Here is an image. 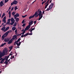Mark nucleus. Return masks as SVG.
Segmentation results:
<instances>
[{
    "mask_svg": "<svg viewBox=\"0 0 74 74\" xmlns=\"http://www.w3.org/2000/svg\"><path fill=\"white\" fill-rule=\"evenodd\" d=\"M29 34V33H27V34L23 35H22L21 36V37L22 38H23L24 37H26V36H27Z\"/></svg>",
    "mask_w": 74,
    "mask_h": 74,
    "instance_id": "nucleus-6",
    "label": "nucleus"
},
{
    "mask_svg": "<svg viewBox=\"0 0 74 74\" xmlns=\"http://www.w3.org/2000/svg\"><path fill=\"white\" fill-rule=\"evenodd\" d=\"M25 25H26L25 23H23V25H22V26H23V27H24L25 26Z\"/></svg>",
    "mask_w": 74,
    "mask_h": 74,
    "instance_id": "nucleus-41",
    "label": "nucleus"
},
{
    "mask_svg": "<svg viewBox=\"0 0 74 74\" xmlns=\"http://www.w3.org/2000/svg\"><path fill=\"white\" fill-rule=\"evenodd\" d=\"M14 22H12L11 23H10V24L11 25H12L14 23Z\"/></svg>",
    "mask_w": 74,
    "mask_h": 74,
    "instance_id": "nucleus-37",
    "label": "nucleus"
},
{
    "mask_svg": "<svg viewBox=\"0 0 74 74\" xmlns=\"http://www.w3.org/2000/svg\"><path fill=\"white\" fill-rule=\"evenodd\" d=\"M47 0H45V1L44 0V1L42 3V5H43L44 3L45 2H46Z\"/></svg>",
    "mask_w": 74,
    "mask_h": 74,
    "instance_id": "nucleus-29",
    "label": "nucleus"
},
{
    "mask_svg": "<svg viewBox=\"0 0 74 74\" xmlns=\"http://www.w3.org/2000/svg\"><path fill=\"white\" fill-rule=\"evenodd\" d=\"M18 9V7H17V6H15L14 7V10H16L17 9Z\"/></svg>",
    "mask_w": 74,
    "mask_h": 74,
    "instance_id": "nucleus-32",
    "label": "nucleus"
},
{
    "mask_svg": "<svg viewBox=\"0 0 74 74\" xmlns=\"http://www.w3.org/2000/svg\"><path fill=\"white\" fill-rule=\"evenodd\" d=\"M10 21H11V19H8V22H9V23H10Z\"/></svg>",
    "mask_w": 74,
    "mask_h": 74,
    "instance_id": "nucleus-39",
    "label": "nucleus"
},
{
    "mask_svg": "<svg viewBox=\"0 0 74 74\" xmlns=\"http://www.w3.org/2000/svg\"><path fill=\"white\" fill-rule=\"evenodd\" d=\"M33 34L32 33H31L30 34H29V35H32Z\"/></svg>",
    "mask_w": 74,
    "mask_h": 74,
    "instance_id": "nucleus-52",
    "label": "nucleus"
},
{
    "mask_svg": "<svg viewBox=\"0 0 74 74\" xmlns=\"http://www.w3.org/2000/svg\"><path fill=\"white\" fill-rule=\"evenodd\" d=\"M19 41H18V40L17 41H16L14 42V45H16V43H18V42Z\"/></svg>",
    "mask_w": 74,
    "mask_h": 74,
    "instance_id": "nucleus-36",
    "label": "nucleus"
},
{
    "mask_svg": "<svg viewBox=\"0 0 74 74\" xmlns=\"http://www.w3.org/2000/svg\"><path fill=\"white\" fill-rule=\"evenodd\" d=\"M6 16H5V17H4L2 20V21L3 22H4V21H5L6 19Z\"/></svg>",
    "mask_w": 74,
    "mask_h": 74,
    "instance_id": "nucleus-20",
    "label": "nucleus"
},
{
    "mask_svg": "<svg viewBox=\"0 0 74 74\" xmlns=\"http://www.w3.org/2000/svg\"><path fill=\"white\" fill-rule=\"evenodd\" d=\"M26 27L29 29L30 27V26L28 25Z\"/></svg>",
    "mask_w": 74,
    "mask_h": 74,
    "instance_id": "nucleus-34",
    "label": "nucleus"
},
{
    "mask_svg": "<svg viewBox=\"0 0 74 74\" xmlns=\"http://www.w3.org/2000/svg\"><path fill=\"white\" fill-rule=\"evenodd\" d=\"M27 15H25V16H22V17H23V18H25L27 16Z\"/></svg>",
    "mask_w": 74,
    "mask_h": 74,
    "instance_id": "nucleus-43",
    "label": "nucleus"
},
{
    "mask_svg": "<svg viewBox=\"0 0 74 74\" xmlns=\"http://www.w3.org/2000/svg\"><path fill=\"white\" fill-rule=\"evenodd\" d=\"M13 41V40L12 39H11L9 40V42H8V44H11L12 42Z\"/></svg>",
    "mask_w": 74,
    "mask_h": 74,
    "instance_id": "nucleus-8",
    "label": "nucleus"
},
{
    "mask_svg": "<svg viewBox=\"0 0 74 74\" xmlns=\"http://www.w3.org/2000/svg\"><path fill=\"white\" fill-rule=\"evenodd\" d=\"M28 29L27 28V27L25 28V30L26 31L27 30H28Z\"/></svg>",
    "mask_w": 74,
    "mask_h": 74,
    "instance_id": "nucleus-42",
    "label": "nucleus"
},
{
    "mask_svg": "<svg viewBox=\"0 0 74 74\" xmlns=\"http://www.w3.org/2000/svg\"><path fill=\"white\" fill-rule=\"evenodd\" d=\"M9 31V33H11L12 32V31L11 30H10V31Z\"/></svg>",
    "mask_w": 74,
    "mask_h": 74,
    "instance_id": "nucleus-51",
    "label": "nucleus"
},
{
    "mask_svg": "<svg viewBox=\"0 0 74 74\" xmlns=\"http://www.w3.org/2000/svg\"><path fill=\"white\" fill-rule=\"evenodd\" d=\"M12 53H10V54H9V56H12Z\"/></svg>",
    "mask_w": 74,
    "mask_h": 74,
    "instance_id": "nucleus-47",
    "label": "nucleus"
},
{
    "mask_svg": "<svg viewBox=\"0 0 74 74\" xmlns=\"http://www.w3.org/2000/svg\"><path fill=\"white\" fill-rule=\"evenodd\" d=\"M33 21H32L30 22L29 23V25L31 26V25H32L33 24Z\"/></svg>",
    "mask_w": 74,
    "mask_h": 74,
    "instance_id": "nucleus-14",
    "label": "nucleus"
},
{
    "mask_svg": "<svg viewBox=\"0 0 74 74\" xmlns=\"http://www.w3.org/2000/svg\"><path fill=\"white\" fill-rule=\"evenodd\" d=\"M22 34V33H21L20 34H18V36H20Z\"/></svg>",
    "mask_w": 74,
    "mask_h": 74,
    "instance_id": "nucleus-58",
    "label": "nucleus"
},
{
    "mask_svg": "<svg viewBox=\"0 0 74 74\" xmlns=\"http://www.w3.org/2000/svg\"><path fill=\"white\" fill-rule=\"evenodd\" d=\"M9 40L10 39H8V38L7 39H4V41H5V42H8Z\"/></svg>",
    "mask_w": 74,
    "mask_h": 74,
    "instance_id": "nucleus-12",
    "label": "nucleus"
},
{
    "mask_svg": "<svg viewBox=\"0 0 74 74\" xmlns=\"http://www.w3.org/2000/svg\"><path fill=\"white\" fill-rule=\"evenodd\" d=\"M9 28V27H8L6 28V29H5L4 31V32H5L7 31Z\"/></svg>",
    "mask_w": 74,
    "mask_h": 74,
    "instance_id": "nucleus-18",
    "label": "nucleus"
},
{
    "mask_svg": "<svg viewBox=\"0 0 74 74\" xmlns=\"http://www.w3.org/2000/svg\"><path fill=\"white\" fill-rule=\"evenodd\" d=\"M8 14H9V18H11V15H12L11 11H9V12L8 13Z\"/></svg>",
    "mask_w": 74,
    "mask_h": 74,
    "instance_id": "nucleus-11",
    "label": "nucleus"
},
{
    "mask_svg": "<svg viewBox=\"0 0 74 74\" xmlns=\"http://www.w3.org/2000/svg\"><path fill=\"white\" fill-rule=\"evenodd\" d=\"M14 9V7H12V8L11 9V11H12Z\"/></svg>",
    "mask_w": 74,
    "mask_h": 74,
    "instance_id": "nucleus-59",
    "label": "nucleus"
},
{
    "mask_svg": "<svg viewBox=\"0 0 74 74\" xmlns=\"http://www.w3.org/2000/svg\"><path fill=\"white\" fill-rule=\"evenodd\" d=\"M5 26H4L2 28H1V29L2 31H3L5 29Z\"/></svg>",
    "mask_w": 74,
    "mask_h": 74,
    "instance_id": "nucleus-26",
    "label": "nucleus"
},
{
    "mask_svg": "<svg viewBox=\"0 0 74 74\" xmlns=\"http://www.w3.org/2000/svg\"><path fill=\"white\" fill-rule=\"evenodd\" d=\"M4 60H4V59L3 58L2 59V60L1 61H0V63L1 64L3 63V62H4Z\"/></svg>",
    "mask_w": 74,
    "mask_h": 74,
    "instance_id": "nucleus-21",
    "label": "nucleus"
},
{
    "mask_svg": "<svg viewBox=\"0 0 74 74\" xmlns=\"http://www.w3.org/2000/svg\"><path fill=\"white\" fill-rule=\"evenodd\" d=\"M13 47V46H11L10 47H9V48L10 50H11L12 49V47Z\"/></svg>",
    "mask_w": 74,
    "mask_h": 74,
    "instance_id": "nucleus-23",
    "label": "nucleus"
},
{
    "mask_svg": "<svg viewBox=\"0 0 74 74\" xmlns=\"http://www.w3.org/2000/svg\"><path fill=\"white\" fill-rule=\"evenodd\" d=\"M24 31H25V29H22V30L21 31V32H23Z\"/></svg>",
    "mask_w": 74,
    "mask_h": 74,
    "instance_id": "nucleus-55",
    "label": "nucleus"
},
{
    "mask_svg": "<svg viewBox=\"0 0 74 74\" xmlns=\"http://www.w3.org/2000/svg\"><path fill=\"white\" fill-rule=\"evenodd\" d=\"M12 29L14 31L15 30V29H16V27H13L12 28Z\"/></svg>",
    "mask_w": 74,
    "mask_h": 74,
    "instance_id": "nucleus-28",
    "label": "nucleus"
},
{
    "mask_svg": "<svg viewBox=\"0 0 74 74\" xmlns=\"http://www.w3.org/2000/svg\"><path fill=\"white\" fill-rule=\"evenodd\" d=\"M42 14H45V10H43L42 12Z\"/></svg>",
    "mask_w": 74,
    "mask_h": 74,
    "instance_id": "nucleus-50",
    "label": "nucleus"
},
{
    "mask_svg": "<svg viewBox=\"0 0 74 74\" xmlns=\"http://www.w3.org/2000/svg\"><path fill=\"white\" fill-rule=\"evenodd\" d=\"M18 2L16 1H14L12 3H11V6H12L13 4L16 5L18 3Z\"/></svg>",
    "mask_w": 74,
    "mask_h": 74,
    "instance_id": "nucleus-5",
    "label": "nucleus"
},
{
    "mask_svg": "<svg viewBox=\"0 0 74 74\" xmlns=\"http://www.w3.org/2000/svg\"><path fill=\"white\" fill-rule=\"evenodd\" d=\"M50 1V0H48L47 1V3H48Z\"/></svg>",
    "mask_w": 74,
    "mask_h": 74,
    "instance_id": "nucleus-57",
    "label": "nucleus"
},
{
    "mask_svg": "<svg viewBox=\"0 0 74 74\" xmlns=\"http://www.w3.org/2000/svg\"><path fill=\"white\" fill-rule=\"evenodd\" d=\"M8 51L7 49L5 48L2 52H0V58H2V57L4 56L5 55V53H8Z\"/></svg>",
    "mask_w": 74,
    "mask_h": 74,
    "instance_id": "nucleus-1",
    "label": "nucleus"
},
{
    "mask_svg": "<svg viewBox=\"0 0 74 74\" xmlns=\"http://www.w3.org/2000/svg\"><path fill=\"white\" fill-rule=\"evenodd\" d=\"M35 29V27H34L33 29H31V30H32V31H33V30H34Z\"/></svg>",
    "mask_w": 74,
    "mask_h": 74,
    "instance_id": "nucleus-48",
    "label": "nucleus"
},
{
    "mask_svg": "<svg viewBox=\"0 0 74 74\" xmlns=\"http://www.w3.org/2000/svg\"><path fill=\"white\" fill-rule=\"evenodd\" d=\"M35 15L36 14H35V15H34L32 16H30L29 17V19H30L33 18H34V16H35Z\"/></svg>",
    "mask_w": 74,
    "mask_h": 74,
    "instance_id": "nucleus-19",
    "label": "nucleus"
},
{
    "mask_svg": "<svg viewBox=\"0 0 74 74\" xmlns=\"http://www.w3.org/2000/svg\"><path fill=\"white\" fill-rule=\"evenodd\" d=\"M32 31H33L32 29L31 30L30 32H31L32 33Z\"/></svg>",
    "mask_w": 74,
    "mask_h": 74,
    "instance_id": "nucleus-63",
    "label": "nucleus"
},
{
    "mask_svg": "<svg viewBox=\"0 0 74 74\" xmlns=\"http://www.w3.org/2000/svg\"><path fill=\"white\" fill-rule=\"evenodd\" d=\"M25 20L24 19V20H23V21H22V23L23 24V23H25Z\"/></svg>",
    "mask_w": 74,
    "mask_h": 74,
    "instance_id": "nucleus-40",
    "label": "nucleus"
},
{
    "mask_svg": "<svg viewBox=\"0 0 74 74\" xmlns=\"http://www.w3.org/2000/svg\"><path fill=\"white\" fill-rule=\"evenodd\" d=\"M9 1V0H5V3H6Z\"/></svg>",
    "mask_w": 74,
    "mask_h": 74,
    "instance_id": "nucleus-38",
    "label": "nucleus"
},
{
    "mask_svg": "<svg viewBox=\"0 0 74 74\" xmlns=\"http://www.w3.org/2000/svg\"><path fill=\"white\" fill-rule=\"evenodd\" d=\"M21 42H19V43H18H18L17 42L16 43V44L18 46H19L21 45Z\"/></svg>",
    "mask_w": 74,
    "mask_h": 74,
    "instance_id": "nucleus-16",
    "label": "nucleus"
},
{
    "mask_svg": "<svg viewBox=\"0 0 74 74\" xmlns=\"http://www.w3.org/2000/svg\"><path fill=\"white\" fill-rule=\"evenodd\" d=\"M40 9H38V11H37V12H40Z\"/></svg>",
    "mask_w": 74,
    "mask_h": 74,
    "instance_id": "nucleus-53",
    "label": "nucleus"
},
{
    "mask_svg": "<svg viewBox=\"0 0 74 74\" xmlns=\"http://www.w3.org/2000/svg\"><path fill=\"white\" fill-rule=\"evenodd\" d=\"M34 25H35L36 23V21H34Z\"/></svg>",
    "mask_w": 74,
    "mask_h": 74,
    "instance_id": "nucleus-56",
    "label": "nucleus"
},
{
    "mask_svg": "<svg viewBox=\"0 0 74 74\" xmlns=\"http://www.w3.org/2000/svg\"><path fill=\"white\" fill-rule=\"evenodd\" d=\"M26 27L29 29L30 27V26L28 25Z\"/></svg>",
    "mask_w": 74,
    "mask_h": 74,
    "instance_id": "nucleus-33",
    "label": "nucleus"
},
{
    "mask_svg": "<svg viewBox=\"0 0 74 74\" xmlns=\"http://www.w3.org/2000/svg\"><path fill=\"white\" fill-rule=\"evenodd\" d=\"M35 16L36 15L37 17L38 16H39V15H38V13H37V11H36V12H35V13L34 15H35Z\"/></svg>",
    "mask_w": 74,
    "mask_h": 74,
    "instance_id": "nucleus-15",
    "label": "nucleus"
},
{
    "mask_svg": "<svg viewBox=\"0 0 74 74\" xmlns=\"http://www.w3.org/2000/svg\"><path fill=\"white\" fill-rule=\"evenodd\" d=\"M21 40V39H20V38H18V40L17 41L18 42L20 41V40Z\"/></svg>",
    "mask_w": 74,
    "mask_h": 74,
    "instance_id": "nucleus-45",
    "label": "nucleus"
},
{
    "mask_svg": "<svg viewBox=\"0 0 74 74\" xmlns=\"http://www.w3.org/2000/svg\"><path fill=\"white\" fill-rule=\"evenodd\" d=\"M25 31H26L25 30H24V31L23 32V33H21L22 34H23L22 35H23V34L25 33Z\"/></svg>",
    "mask_w": 74,
    "mask_h": 74,
    "instance_id": "nucleus-31",
    "label": "nucleus"
},
{
    "mask_svg": "<svg viewBox=\"0 0 74 74\" xmlns=\"http://www.w3.org/2000/svg\"><path fill=\"white\" fill-rule=\"evenodd\" d=\"M49 3H47L45 6V9L47 8V6L48 5Z\"/></svg>",
    "mask_w": 74,
    "mask_h": 74,
    "instance_id": "nucleus-30",
    "label": "nucleus"
},
{
    "mask_svg": "<svg viewBox=\"0 0 74 74\" xmlns=\"http://www.w3.org/2000/svg\"><path fill=\"white\" fill-rule=\"evenodd\" d=\"M3 22H4V23H6V21H5Z\"/></svg>",
    "mask_w": 74,
    "mask_h": 74,
    "instance_id": "nucleus-60",
    "label": "nucleus"
},
{
    "mask_svg": "<svg viewBox=\"0 0 74 74\" xmlns=\"http://www.w3.org/2000/svg\"><path fill=\"white\" fill-rule=\"evenodd\" d=\"M14 16L17 17H18L19 16V14L18 13H16V14H15Z\"/></svg>",
    "mask_w": 74,
    "mask_h": 74,
    "instance_id": "nucleus-17",
    "label": "nucleus"
},
{
    "mask_svg": "<svg viewBox=\"0 0 74 74\" xmlns=\"http://www.w3.org/2000/svg\"><path fill=\"white\" fill-rule=\"evenodd\" d=\"M11 6H10L9 8V9H11Z\"/></svg>",
    "mask_w": 74,
    "mask_h": 74,
    "instance_id": "nucleus-64",
    "label": "nucleus"
},
{
    "mask_svg": "<svg viewBox=\"0 0 74 74\" xmlns=\"http://www.w3.org/2000/svg\"><path fill=\"white\" fill-rule=\"evenodd\" d=\"M9 23H10L9 22H7L6 23V25H8V24H9Z\"/></svg>",
    "mask_w": 74,
    "mask_h": 74,
    "instance_id": "nucleus-54",
    "label": "nucleus"
},
{
    "mask_svg": "<svg viewBox=\"0 0 74 74\" xmlns=\"http://www.w3.org/2000/svg\"><path fill=\"white\" fill-rule=\"evenodd\" d=\"M10 20H11V22H15V20L13 18H12L10 19Z\"/></svg>",
    "mask_w": 74,
    "mask_h": 74,
    "instance_id": "nucleus-13",
    "label": "nucleus"
},
{
    "mask_svg": "<svg viewBox=\"0 0 74 74\" xmlns=\"http://www.w3.org/2000/svg\"><path fill=\"white\" fill-rule=\"evenodd\" d=\"M5 15V14L4 13H3V15H2V16L1 17V18H3L4 16Z\"/></svg>",
    "mask_w": 74,
    "mask_h": 74,
    "instance_id": "nucleus-27",
    "label": "nucleus"
},
{
    "mask_svg": "<svg viewBox=\"0 0 74 74\" xmlns=\"http://www.w3.org/2000/svg\"><path fill=\"white\" fill-rule=\"evenodd\" d=\"M12 15L13 16H14L15 14V13L14 12H13L12 13Z\"/></svg>",
    "mask_w": 74,
    "mask_h": 74,
    "instance_id": "nucleus-35",
    "label": "nucleus"
},
{
    "mask_svg": "<svg viewBox=\"0 0 74 74\" xmlns=\"http://www.w3.org/2000/svg\"><path fill=\"white\" fill-rule=\"evenodd\" d=\"M4 46V45H3V44H2V45H1V47H3Z\"/></svg>",
    "mask_w": 74,
    "mask_h": 74,
    "instance_id": "nucleus-49",
    "label": "nucleus"
},
{
    "mask_svg": "<svg viewBox=\"0 0 74 74\" xmlns=\"http://www.w3.org/2000/svg\"><path fill=\"white\" fill-rule=\"evenodd\" d=\"M17 23L16 22H15L14 24L13 25V26L16 27V25Z\"/></svg>",
    "mask_w": 74,
    "mask_h": 74,
    "instance_id": "nucleus-24",
    "label": "nucleus"
},
{
    "mask_svg": "<svg viewBox=\"0 0 74 74\" xmlns=\"http://www.w3.org/2000/svg\"><path fill=\"white\" fill-rule=\"evenodd\" d=\"M14 19H16V18H17V17L16 16H14Z\"/></svg>",
    "mask_w": 74,
    "mask_h": 74,
    "instance_id": "nucleus-44",
    "label": "nucleus"
},
{
    "mask_svg": "<svg viewBox=\"0 0 74 74\" xmlns=\"http://www.w3.org/2000/svg\"><path fill=\"white\" fill-rule=\"evenodd\" d=\"M4 5V4L3 3V1H1V2L0 3V6L2 7Z\"/></svg>",
    "mask_w": 74,
    "mask_h": 74,
    "instance_id": "nucleus-9",
    "label": "nucleus"
},
{
    "mask_svg": "<svg viewBox=\"0 0 74 74\" xmlns=\"http://www.w3.org/2000/svg\"><path fill=\"white\" fill-rule=\"evenodd\" d=\"M9 57V56H5V58H3V59L5 60H8V58Z\"/></svg>",
    "mask_w": 74,
    "mask_h": 74,
    "instance_id": "nucleus-7",
    "label": "nucleus"
},
{
    "mask_svg": "<svg viewBox=\"0 0 74 74\" xmlns=\"http://www.w3.org/2000/svg\"><path fill=\"white\" fill-rule=\"evenodd\" d=\"M17 38V36L16 35H14L12 38L11 39L13 40H15V38Z\"/></svg>",
    "mask_w": 74,
    "mask_h": 74,
    "instance_id": "nucleus-10",
    "label": "nucleus"
},
{
    "mask_svg": "<svg viewBox=\"0 0 74 74\" xmlns=\"http://www.w3.org/2000/svg\"><path fill=\"white\" fill-rule=\"evenodd\" d=\"M8 60H5V62H4V63H5V64H8Z\"/></svg>",
    "mask_w": 74,
    "mask_h": 74,
    "instance_id": "nucleus-25",
    "label": "nucleus"
},
{
    "mask_svg": "<svg viewBox=\"0 0 74 74\" xmlns=\"http://www.w3.org/2000/svg\"><path fill=\"white\" fill-rule=\"evenodd\" d=\"M0 58V61L1 60H2V59H3V58Z\"/></svg>",
    "mask_w": 74,
    "mask_h": 74,
    "instance_id": "nucleus-61",
    "label": "nucleus"
},
{
    "mask_svg": "<svg viewBox=\"0 0 74 74\" xmlns=\"http://www.w3.org/2000/svg\"><path fill=\"white\" fill-rule=\"evenodd\" d=\"M54 3H52L49 6V8H47V9H46V11H49V10H51L52 8H53V6Z\"/></svg>",
    "mask_w": 74,
    "mask_h": 74,
    "instance_id": "nucleus-3",
    "label": "nucleus"
},
{
    "mask_svg": "<svg viewBox=\"0 0 74 74\" xmlns=\"http://www.w3.org/2000/svg\"><path fill=\"white\" fill-rule=\"evenodd\" d=\"M6 44V43H3L4 45H5Z\"/></svg>",
    "mask_w": 74,
    "mask_h": 74,
    "instance_id": "nucleus-62",
    "label": "nucleus"
},
{
    "mask_svg": "<svg viewBox=\"0 0 74 74\" xmlns=\"http://www.w3.org/2000/svg\"><path fill=\"white\" fill-rule=\"evenodd\" d=\"M42 11H40L38 14V15H39V18L38 19L39 21H40L42 18L43 17V14H42Z\"/></svg>",
    "mask_w": 74,
    "mask_h": 74,
    "instance_id": "nucleus-2",
    "label": "nucleus"
},
{
    "mask_svg": "<svg viewBox=\"0 0 74 74\" xmlns=\"http://www.w3.org/2000/svg\"><path fill=\"white\" fill-rule=\"evenodd\" d=\"M19 20V18H17L16 19V22H18Z\"/></svg>",
    "mask_w": 74,
    "mask_h": 74,
    "instance_id": "nucleus-22",
    "label": "nucleus"
},
{
    "mask_svg": "<svg viewBox=\"0 0 74 74\" xmlns=\"http://www.w3.org/2000/svg\"><path fill=\"white\" fill-rule=\"evenodd\" d=\"M15 32L16 33V34L17 33V30L16 29V30L15 31Z\"/></svg>",
    "mask_w": 74,
    "mask_h": 74,
    "instance_id": "nucleus-46",
    "label": "nucleus"
},
{
    "mask_svg": "<svg viewBox=\"0 0 74 74\" xmlns=\"http://www.w3.org/2000/svg\"><path fill=\"white\" fill-rule=\"evenodd\" d=\"M9 32L7 31V32H6L5 34H4L3 36H2V38H3L4 39V37H5L6 36L8 35V34L9 33Z\"/></svg>",
    "mask_w": 74,
    "mask_h": 74,
    "instance_id": "nucleus-4",
    "label": "nucleus"
}]
</instances>
